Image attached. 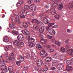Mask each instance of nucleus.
Masks as SVG:
<instances>
[{
	"label": "nucleus",
	"mask_w": 73,
	"mask_h": 73,
	"mask_svg": "<svg viewBox=\"0 0 73 73\" xmlns=\"http://www.w3.org/2000/svg\"><path fill=\"white\" fill-rule=\"evenodd\" d=\"M24 38L23 35L21 34H19L17 36V40H14L13 42V44L19 48L24 46V43L23 42H20V41H23Z\"/></svg>",
	"instance_id": "f257e3e1"
},
{
	"label": "nucleus",
	"mask_w": 73,
	"mask_h": 73,
	"mask_svg": "<svg viewBox=\"0 0 73 73\" xmlns=\"http://www.w3.org/2000/svg\"><path fill=\"white\" fill-rule=\"evenodd\" d=\"M27 11L25 10H23L21 11V15H20V17L21 19L25 18V16L27 15Z\"/></svg>",
	"instance_id": "f03ea898"
},
{
	"label": "nucleus",
	"mask_w": 73,
	"mask_h": 73,
	"mask_svg": "<svg viewBox=\"0 0 73 73\" xmlns=\"http://www.w3.org/2000/svg\"><path fill=\"white\" fill-rule=\"evenodd\" d=\"M58 61H57L55 60V66H56V68L58 70H60L63 68L64 66L62 63H60V64H59L58 65H56L57 64H58Z\"/></svg>",
	"instance_id": "7ed1b4c3"
},
{
	"label": "nucleus",
	"mask_w": 73,
	"mask_h": 73,
	"mask_svg": "<svg viewBox=\"0 0 73 73\" xmlns=\"http://www.w3.org/2000/svg\"><path fill=\"white\" fill-rule=\"evenodd\" d=\"M40 56H41V57H42V58L46 57L47 55V53L45 52L44 50H43L42 51L40 52Z\"/></svg>",
	"instance_id": "20e7f679"
},
{
	"label": "nucleus",
	"mask_w": 73,
	"mask_h": 73,
	"mask_svg": "<svg viewBox=\"0 0 73 73\" xmlns=\"http://www.w3.org/2000/svg\"><path fill=\"white\" fill-rule=\"evenodd\" d=\"M36 64L38 66H41L44 64V61L41 60H39L37 62Z\"/></svg>",
	"instance_id": "39448f33"
},
{
	"label": "nucleus",
	"mask_w": 73,
	"mask_h": 73,
	"mask_svg": "<svg viewBox=\"0 0 73 73\" xmlns=\"http://www.w3.org/2000/svg\"><path fill=\"white\" fill-rule=\"evenodd\" d=\"M11 19L12 20L13 23H17L19 24H21V22H20V19L19 18H17L15 19V20H13V17L12 16H11L10 17Z\"/></svg>",
	"instance_id": "423d86ee"
},
{
	"label": "nucleus",
	"mask_w": 73,
	"mask_h": 73,
	"mask_svg": "<svg viewBox=\"0 0 73 73\" xmlns=\"http://www.w3.org/2000/svg\"><path fill=\"white\" fill-rule=\"evenodd\" d=\"M29 9L32 10L33 12H35L36 11V5H35L31 4L29 7Z\"/></svg>",
	"instance_id": "0eeeda50"
},
{
	"label": "nucleus",
	"mask_w": 73,
	"mask_h": 73,
	"mask_svg": "<svg viewBox=\"0 0 73 73\" xmlns=\"http://www.w3.org/2000/svg\"><path fill=\"white\" fill-rule=\"evenodd\" d=\"M64 55H60L58 56L57 54H55V59H58L59 58V59H60L61 60H63L64 59Z\"/></svg>",
	"instance_id": "6e6552de"
},
{
	"label": "nucleus",
	"mask_w": 73,
	"mask_h": 73,
	"mask_svg": "<svg viewBox=\"0 0 73 73\" xmlns=\"http://www.w3.org/2000/svg\"><path fill=\"white\" fill-rule=\"evenodd\" d=\"M6 61L7 63H10L12 61V59L11 57L8 56H7L6 57Z\"/></svg>",
	"instance_id": "1a4fd4ad"
},
{
	"label": "nucleus",
	"mask_w": 73,
	"mask_h": 73,
	"mask_svg": "<svg viewBox=\"0 0 73 73\" xmlns=\"http://www.w3.org/2000/svg\"><path fill=\"white\" fill-rule=\"evenodd\" d=\"M16 27L15 25L13 23L11 22L9 23V28L11 29H14Z\"/></svg>",
	"instance_id": "9d476101"
},
{
	"label": "nucleus",
	"mask_w": 73,
	"mask_h": 73,
	"mask_svg": "<svg viewBox=\"0 0 73 73\" xmlns=\"http://www.w3.org/2000/svg\"><path fill=\"white\" fill-rule=\"evenodd\" d=\"M49 32L50 35H55V31L53 29H50L49 31Z\"/></svg>",
	"instance_id": "9b49d317"
},
{
	"label": "nucleus",
	"mask_w": 73,
	"mask_h": 73,
	"mask_svg": "<svg viewBox=\"0 0 73 73\" xmlns=\"http://www.w3.org/2000/svg\"><path fill=\"white\" fill-rule=\"evenodd\" d=\"M22 33L24 34V35H29V32L28 30H25L22 31Z\"/></svg>",
	"instance_id": "f8f14e48"
},
{
	"label": "nucleus",
	"mask_w": 73,
	"mask_h": 73,
	"mask_svg": "<svg viewBox=\"0 0 73 73\" xmlns=\"http://www.w3.org/2000/svg\"><path fill=\"white\" fill-rule=\"evenodd\" d=\"M3 41L4 42H8L9 38L7 36H5L3 38Z\"/></svg>",
	"instance_id": "ddd939ff"
},
{
	"label": "nucleus",
	"mask_w": 73,
	"mask_h": 73,
	"mask_svg": "<svg viewBox=\"0 0 73 73\" xmlns=\"http://www.w3.org/2000/svg\"><path fill=\"white\" fill-rule=\"evenodd\" d=\"M66 6L70 8L73 7V2L70 3H69V4H67Z\"/></svg>",
	"instance_id": "4468645a"
},
{
	"label": "nucleus",
	"mask_w": 73,
	"mask_h": 73,
	"mask_svg": "<svg viewBox=\"0 0 73 73\" xmlns=\"http://www.w3.org/2000/svg\"><path fill=\"white\" fill-rule=\"evenodd\" d=\"M45 31V27H41L40 29L39 32L40 33H43L44 31Z\"/></svg>",
	"instance_id": "2eb2a0df"
},
{
	"label": "nucleus",
	"mask_w": 73,
	"mask_h": 73,
	"mask_svg": "<svg viewBox=\"0 0 73 73\" xmlns=\"http://www.w3.org/2000/svg\"><path fill=\"white\" fill-rule=\"evenodd\" d=\"M40 42L42 44H45L47 42V39H44L43 38H41L40 40Z\"/></svg>",
	"instance_id": "dca6fc26"
},
{
	"label": "nucleus",
	"mask_w": 73,
	"mask_h": 73,
	"mask_svg": "<svg viewBox=\"0 0 73 73\" xmlns=\"http://www.w3.org/2000/svg\"><path fill=\"white\" fill-rule=\"evenodd\" d=\"M72 66H68V65L67 66L66 68V70H67L68 71H70L71 70H72Z\"/></svg>",
	"instance_id": "f3484780"
},
{
	"label": "nucleus",
	"mask_w": 73,
	"mask_h": 73,
	"mask_svg": "<svg viewBox=\"0 0 73 73\" xmlns=\"http://www.w3.org/2000/svg\"><path fill=\"white\" fill-rule=\"evenodd\" d=\"M67 52L68 53H69L70 54L72 55V53L73 52V49H69L68 50Z\"/></svg>",
	"instance_id": "a211bd4d"
},
{
	"label": "nucleus",
	"mask_w": 73,
	"mask_h": 73,
	"mask_svg": "<svg viewBox=\"0 0 73 73\" xmlns=\"http://www.w3.org/2000/svg\"><path fill=\"white\" fill-rule=\"evenodd\" d=\"M12 33L13 35H14V36H17L18 34H19V33L17 31H12Z\"/></svg>",
	"instance_id": "6ab92c4d"
},
{
	"label": "nucleus",
	"mask_w": 73,
	"mask_h": 73,
	"mask_svg": "<svg viewBox=\"0 0 73 73\" xmlns=\"http://www.w3.org/2000/svg\"><path fill=\"white\" fill-rule=\"evenodd\" d=\"M11 46H7L6 47H5V50L6 51H8L9 50L11 49Z\"/></svg>",
	"instance_id": "aec40b11"
},
{
	"label": "nucleus",
	"mask_w": 73,
	"mask_h": 73,
	"mask_svg": "<svg viewBox=\"0 0 73 73\" xmlns=\"http://www.w3.org/2000/svg\"><path fill=\"white\" fill-rule=\"evenodd\" d=\"M36 47L38 50H40L42 48V46L39 44H38L36 45Z\"/></svg>",
	"instance_id": "412c9836"
},
{
	"label": "nucleus",
	"mask_w": 73,
	"mask_h": 73,
	"mask_svg": "<svg viewBox=\"0 0 73 73\" xmlns=\"http://www.w3.org/2000/svg\"><path fill=\"white\" fill-rule=\"evenodd\" d=\"M52 61V58L50 57H47L46 58V61L47 62H49Z\"/></svg>",
	"instance_id": "4be33fe9"
},
{
	"label": "nucleus",
	"mask_w": 73,
	"mask_h": 73,
	"mask_svg": "<svg viewBox=\"0 0 73 73\" xmlns=\"http://www.w3.org/2000/svg\"><path fill=\"white\" fill-rule=\"evenodd\" d=\"M63 4H62V3H60V4L59 5L58 7V10H61L63 7Z\"/></svg>",
	"instance_id": "5701e85b"
},
{
	"label": "nucleus",
	"mask_w": 73,
	"mask_h": 73,
	"mask_svg": "<svg viewBox=\"0 0 73 73\" xmlns=\"http://www.w3.org/2000/svg\"><path fill=\"white\" fill-rule=\"evenodd\" d=\"M66 64H72V62L71 60H68L66 61Z\"/></svg>",
	"instance_id": "b1692460"
},
{
	"label": "nucleus",
	"mask_w": 73,
	"mask_h": 73,
	"mask_svg": "<svg viewBox=\"0 0 73 73\" xmlns=\"http://www.w3.org/2000/svg\"><path fill=\"white\" fill-rule=\"evenodd\" d=\"M35 41V39L33 38H30L28 40V42H33Z\"/></svg>",
	"instance_id": "393cba45"
},
{
	"label": "nucleus",
	"mask_w": 73,
	"mask_h": 73,
	"mask_svg": "<svg viewBox=\"0 0 73 73\" xmlns=\"http://www.w3.org/2000/svg\"><path fill=\"white\" fill-rule=\"evenodd\" d=\"M19 60L21 61H23L24 60V57H22V56L21 55L19 57Z\"/></svg>",
	"instance_id": "a878e982"
},
{
	"label": "nucleus",
	"mask_w": 73,
	"mask_h": 73,
	"mask_svg": "<svg viewBox=\"0 0 73 73\" xmlns=\"http://www.w3.org/2000/svg\"><path fill=\"white\" fill-rule=\"evenodd\" d=\"M31 22L32 23H36L38 24V20L36 19H32Z\"/></svg>",
	"instance_id": "bb28decb"
},
{
	"label": "nucleus",
	"mask_w": 73,
	"mask_h": 73,
	"mask_svg": "<svg viewBox=\"0 0 73 73\" xmlns=\"http://www.w3.org/2000/svg\"><path fill=\"white\" fill-rule=\"evenodd\" d=\"M49 21L46 18H44V23L45 24H49V22H48Z\"/></svg>",
	"instance_id": "cd10ccee"
},
{
	"label": "nucleus",
	"mask_w": 73,
	"mask_h": 73,
	"mask_svg": "<svg viewBox=\"0 0 73 73\" xmlns=\"http://www.w3.org/2000/svg\"><path fill=\"white\" fill-rule=\"evenodd\" d=\"M29 46L30 48L32 47H33L35 46V44L34 43H33L31 42H29Z\"/></svg>",
	"instance_id": "c85d7f7f"
},
{
	"label": "nucleus",
	"mask_w": 73,
	"mask_h": 73,
	"mask_svg": "<svg viewBox=\"0 0 73 73\" xmlns=\"http://www.w3.org/2000/svg\"><path fill=\"white\" fill-rule=\"evenodd\" d=\"M23 25L24 27V28H27L28 27V23H23Z\"/></svg>",
	"instance_id": "c756f323"
},
{
	"label": "nucleus",
	"mask_w": 73,
	"mask_h": 73,
	"mask_svg": "<svg viewBox=\"0 0 73 73\" xmlns=\"http://www.w3.org/2000/svg\"><path fill=\"white\" fill-rule=\"evenodd\" d=\"M61 44V43L59 42L58 40H55V44L60 46Z\"/></svg>",
	"instance_id": "7c9ffc66"
},
{
	"label": "nucleus",
	"mask_w": 73,
	"mask_h": 73,
	"mask_svg": "<svg viewBox=\"0 0 73 73\" xmlns=\"http://www.w3.org/2000/svg\"><path fill=\"white\" fill-rule=\"evenodd\" d=\"M8 69L9 72H12V71H13V67L12 66H9L8 67Z\"/></svg>",
	"instance_id": "2f4dec72"
},
{
	"label": "nucleus",
	"mask_w": 73,
	"mask_h": 73,
	"mask_svg": "<svg viewBox=\"0 0 73 73\" xmlns=\"http://www.w3.org/2000/svg\"><path fill=\"white\" fill-rule=\"evenodd\" d=\"M9 56H10V57L12 59V58H14V54L13 53H11L10 54Z\"/></svg>",
	"instance_id": "473e14b6"
},
{
	"label": "nucleus",
	"mask_w": 73,
	"mask_h": 73,
	"mask_svg": "<svg viewBox=\"0 0 73 73\" xmlns=\"http://www.w3.org/2000/svg\"><path fill=\"white\" fill-rule=\"evenodd\" d=\"M16 64L17 66H20L21 65V62L20 61L16 62Z\"/></svg>",
	"instance_id": "72a5a7b5"
},
{
	"label": "nucleus",
	"mask_w": 73,
	"mask_h": 73,
	"mask_svg": "<svg viewBox=\"0 0 73 73\" xmlns=\"http://www.w3.org/2000/svg\"><path fill=\"white\" fill-rule=\"evenodd\" d=\"M27 3L28 4H31V3H32L33 2V0H27Z\"/></svg>",
	"instance_id": "f704fd0d"
},
{
	"label": "nucleus",
	"mask_w": 73,
	"mask_h": 73,
	"mask_svg": "<svg viewBox=\"0 0 73 73\" xmlns=\"http://www.w3.org/2000/svg\"><path fill=\"white\" fill-rule=\"evenodd\" d=\"M55 18H56V20H58L60 19V16L58 15H55Z\"/></svg>",
	"instance_id": "c9c22d12"
},
{
	"label": "nucleus",
	"mask_w": 73,
	"mask_h": 73,
	"mask_svg": "<svg viewBox=\"0 0 73 73\" xmlns=\"http://www.w3.org/2000/svg\"><path fill=\"white\" fill-rule=\"evenodd\" d=\"M21 5L19 3V2H18L16 5V6H17V7H21Z\"/></svg>",
	"instance_id": "e433bc0d"
},
{
	"label": "nucleus",
	"mask_w": 73,
	"mask_h": 73,
	"mask_svg": "<svg viewBox=\"0 0 73 73\" xmlns=\"http://www.w3.org/2000/svg\"><path fill=\"white\" fill-rule=\"evenodd\" d=\"M52 37L53 36H50L49 35H47V38H49V39H51V38H52Z\"/></svg>",
	"instance_id": "4c0bfd02"
},
{
	"label": "nucleus",
	"mask_w": 73,
	"mask_h": 73,
	"mask_svg": "<svg viewBox=\"0 0 73 73\" xmlns=\"http://www.w3.org/2000/svg\"><path fill=\"white\" fill-rule=\"evenodd\" d=\"M61 51H62L63 52H64L65 51V48H62L61 49Z\"/></svg>",
	"instance_id": "58836bf2"
},
{
	"label": "nucleus",
	"mask_w": 73,
	"mask_h": 73,
	"mask_svg": "<svg viewBox=\"0 0 73 73\" xmlns=\"http://www.w3.org/2000/svg\"><path fill=\"white\" fill-rule=\"evenodd\" d=\"M33 27L35 29H36V30H38V27H37V25H34L33 26Z\"/></svg>",
	"instance_id": "ea45409f"
},
{
	"label": "nucleus",
	"mask_w": 73,
	"mask_h": 73,
	"mask_svg": "<svg viewBox=\"0 0 73 73\" xmlns=\"http://www.w3.org/2000/svg\"><path fill=\"white\" fill-rule=\"evenodd\" d=\"M48 68L46 67L44 68L43 70L44 71V72H46L47 70H48Z\"/></svg>",
	"instance_id": "a19ab883"
},
{
	"label": "nucleus",
	"mask_w": 73,
	"mask_h": 73,
	"mask_svg": "<svg viewBox=\"0 0 73 73\" xmlns=\"http://www.w3.org/2000/svg\"><path fill=\"white\" fill-rule=\"evenodd\" d=\"M29 8V6H28V5H25L24 7V8L25 9H27L28 8Z\"/></svg>",
	"instance_id": "79ce46f5"
},
{
	"label": "nucleus",
	"mask_w": 73,
	"mask_h": 73,
	"mask_svg": "<svg viewBox=\"0 0 73 73\" xmlns=\"http://www.w3.org/2000/svg\"><path fill=\"white\" fill-rule=\"evenodd\" d=\"M5 63V61L4 60H2L1 62V64H4Z\"/></svg>",
	"instance_id": "37998d69"
},
{
	"label": "nucleus",
	"mask_w": 73,
	"mask_h": 73,
	"mask_svg": "<svg viewBox=\"0 0 73 73\" xmlns=\"http://www.w3.org/2000/svg\"><path fill=\"white\" fill-rule=\"evenodd\" d=\"M55 2H54V3H53L52 4V7H53V8L54 9V11H55V9L54 8V7H55Z\"/></svg>",
	"instance_id": "c03bdc74"
},
{
	"label": "nucleus",
	"mask_w": 73,
	"mask_h": 73,
	"mask_svg": "<svg viewBox=\"0 0 73 73\" xmlns=\"http://www.w3.org/2000/svg\"><path fill=\"white\" fill-rule=\"evenodd\" d=\"M34 1L35 3H39L40 1V0H34Z\"/></svg>",
	"instance_id": "a18cd8bd"
},
{
	"label": "nucleus",
	"mask_w": 73,
	"mask_h": 73,
	"mask_svg": "<svg viewBox=\"0 0 73 73\" xmlns=\"http://www.w3.org/2000/svg\"><path fill=\"white\" fill-rule=\"evenodd\" d=\"M52 65L53 66H55V61H53L52 63Z\"/></svg>",
	"instance_id": "49530a36"
},
{
	"label": "nucleus",
	"mask_w": 73,
	"mask_h": 73,
	"mask_svg": "<svg viewBox=\"0 0 73 73\" xmlns=\"http://www.w3.org/2000/svg\"><path fill=\"white\" fill-rule=\"evenodd\" d=\"M54 23H50L49 24H48V25H50V27L51 26H52V25H54Z\"/></svg>",
	"instance_id": "de8ad7c7"
},
{
	"label": "nucleus",
	"mask_w": 73,
	"mask_h": 73,
	"mask_svg": "<svg viewBox=\"0 0 73 73\" xmlns=\"http://www.w3.org/2000/svg\"><path fill=\"white\" fill-rule=\"evenodd\" d=\"M19 3H20V4L21 5L23 4V2L22 1H19L18 2Z\"/></svg>",
	"instance_id": "09e8293b"
},
{
	"label": "nucleus",
	"mask_w": 73,
	"mask_h": 73,
	"mask_svg": "<svg viewBox=\"0 0 73 73\" xmlns=\"http://www.w3.org/2000/svg\"><path fill=\"white\" fill-rule=\"evenodd\" d=\"M50 7L49 6V5H46L45 6V7L46 8H50Z\"/></svg>",
	"instance_id": "8fccbe9b"
},
{
	"label": "nucleus",
	"mask_w": 73,
	"mask_h": 73,
	"mask_svg": "<svg viewBox=\"0 0 73 73\" xmlns=\"http://www.w3.org/2000/svg\"><path fill=\"white\" fill-rule=\"evenodd\" d=\"M58 6V3L55 2V7H57V6Z\"/></svg>",
	"instance_id": "3c124183"
},
{
	"label": "nucleus",
	"mask_w": 73,
	"mask_h": 73,
	"mask_svg": "<svg viewBox=\"0 0 73 73\" xmlns=\"http://www.w3.org/2000/svg\"><path fill=\"white\" fill-rule=\"evenodd\" d=\"M46 30H47V31H48V30H49V27H46Z\"/></svg>",
	"instance_id": "603ef678"
},
{
	"label": "nucleus",
	"mask_w": 73,
	"mask_h": 73,
	"mask_svg": "<svg viewBox=\"0 0 73 73\" xmlns=\"http://www.w3.org/2000/svg\"><path fill=\"white\" fill-rule=\"evenodd\" d=\"M34 68L36 70H38V68L36 66L34 67Z\"/></svg>",
	"instance_id": "864d4df0"
},
{
	"label": "nucleus",
	"mask_w": 73,
	"mask_h": 73,
	"mask_svg": "<svg viewBox=\"0 0 73 73\" xmlns=\"http://www.w3.org/2000/svg\"><path fill=\"white\" fill-rule=\"evenodd\" d=\"M47 48L48 49V48H50V45H48L46 46Z\"/></svg>",
	"instance_id": "5fc2aeb1"
},
{
	"label": "nucleus",
	"mask_w": 73,
	"mask_h": 73,
	"mask_svg": "<svg viewBox=\"0 0 73 73\" xmlns=\"http://www.w3.org/2000/svg\"><path fill=\"white\" fill-rule=\"evenodd\" d=\"M26 56L27 57H30V55H29V54H27Z\"/></svg>",
	"instance_id": "6e6d98bb"
},
{
	"label": "nucleus",
	"mask_w": 73,
	"mask_h": 73,
	"mask_svg": "<svg viewBox=\"0 0 73 73\" xmlns=\"http://www.w3.org/2000/svg\"><path fill=\"white\" fill-rule=\"evenodd\" d=\"M44 69H43L42 68H40V71H41V72H44V70H43Z\"/></svg>",
	"instance_id": "4d7b16f0"
},
{
	"label": "nucleus",
	"mask_w": 73,
	"mask_h": 73,
	"mask_svg": "<svg viewBox=\"0 0 73 73\" xmlns=\"http://www.w3.org/2000/svg\"><path fill=\"white\" fill-rule=\"evenodd\" d=\"M68 41H69V40L68 39H67V40H66V41H65L66 43V44H67V43H68Z\"/></svg>",
	"instance_id": "13d9d810"
},
{
	"label": "nucleus",
	"mask_w": 73,
	"mask_h": 73,
	"mask_svg": "<svg viewBox=\"0 0 73 73\" xmlns=\"http://www.w3.org/2000/svg\"><path fill=\"white\" fill-rule=\"evenodd\" d=\"M67 32L68 33H70L71 32V31L70 30H69V29L67 30Z\"/></svg>",
	"instance_id": "bf43d9fd"
},
{
	"label": "nucleus",
	"mask_w": 73,
	"mask_h": 73,
	"mask_svg": "<svg viewBox=\"0 0 73 73\" xmlns=\"http://www.w3.org/2000/svg\"><path fill=\"white\" fill-rule=\"evenodd\" d=\"M66 49H68V48H70V46H68V45H66Z\"/></svg>",
	"instance_id": "052dcab7"
},
{
	"label": "nucleus",
	"mask_w": 73,
	"mask_h": 73,
	"mask_svg": "<svg viewBox=\"0 0 73 73\" xmlns=\"http://www.w3.org/2000/svg\"><path fill=\"white\" fill-rule=\"evenodd\" d=\"M52 42H55V38L53 39L52 40Z\"/></svg>",
	"instance_id": "680f3d73"
},
{
	"label": "nucleus",
	"mask_w": 73,
	"mask_h": 73,
	"mask_svg": "<svg viewBox=\"0 0 73 73\" xmlns=\"http://www.w3.org/2000/svg\"><path fill=\"white\" fill-rule=\"evenodd\" d=\"M24 69H26V70H27L28 69V67H24Z\"/></svg>",
	"instance_id": "e2e57ef3"
},
{
	"label": "nucleus",
	"mask_w": 73,
	"mask_h": 73,
	"mask_svg": "<svg viewBox=\"0 0 73 73\" xmlns=\"http://www.w3.org/2000/svg\"><path fill=\"white\" fill-rule=\"evenodd\" d=\"M54 50L53 49H51L50 50V52H53Z\"/></svg>",
	"instance_id": "0e129e2a"
},
{
	"label": "nucleus",
	"mask_w": 73,
	"mask_h": 73,
	"mask_svg": "<svg viewBox=\"0 0 73 73\" xmlns=\"http://www.w3.org/2000/svg\"><path fill=\"white\" fill-rule=\"evenodd\" d=\"M52 70H55V67H53L52 68Z\"/></svg>",
	"instance_id": "69168bd1"
},
{
	"label": "nucleus",
	"mask_w": 73,
	"mask_h": 73,
	"mask_svg": "<svg viewBox=\"0 0 73 73\" xmlns=\"http://www.w3.org/2000/svg\"><path fill=\"white\" fill-rule=\"evenodd\" d=\"M9 73H15L14 71H10Z\"/></svg>",
	"instance_id": "338daca9"
},
{
	"label": "nucleus",
	"mask_w": 73,
	"mask_h": 73,
	"mask_svg": "<svg viewBox=\"0 0 73 73\" xmlns=\"http://www.w3.org/2000/svg\"><path fill=\"white\" fill-rule=\"evenodd\" d=\"M58 26L57 25H55V28H58Z\"/></svg>",
	"instance_id": "774afa93"
}]
</instances>
